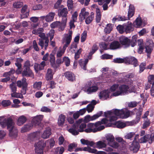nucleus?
I'll return each mask as SVG.
<instances>
[{
    "label": "nucleus",
    "mask_w": 154,
    "mask_h": 154,
    "mask_svg": "<svg viewBox=\"0 0 154 154\" xmlns=\"http://www.w3.org/2000/svg\"><path fill=\"white\" fill-rule=\"evenodd\" d=\"M65 77L69 81L72 82L75 80L74 74L71 72H67L65 73Z\"/></svg>",
    "instance_id": "29"
},
{
    "label": "nucleus",
    "mask_w": 154,
    "mask_h": 154,
    "mask_svg": "<svg viewBox=\"0 0 154 154\" xmlns=\"http://www.w3.org/2000/svg\"><path fill=\"white\" fill-rule=\"evenodd\" d=\"M23 59L21 58H18L16 59L15 65L17 67V69L16 72L17 74H20L21 73L22 64L21 63L23 62Z\"/></svg>",
    "instance_id": "15"
},
{
    "label": "nucleus",
    "mask_w": 154,
    "mask_h": 154,
    "mask_svg": "<svg viewBox=\"0 0 154 154\" xmlns=\"http://www.w3.org/2000/svg\"><path fill=\"white\" fill-rule=\"evenodd\" d=\"M26 118L22 115L19 116L17 121V124L18 126H21L26 121Z\"/></svg>",
    "instance_id": "31"
},
{
    "label": "nucleus",
    "mask_w": 154,
    "mask_h": 154,
    "mask_svg": "<svg viewBox=\"0 0 154 154\" xmlns=\"http://www.w3.org/2000/svg\"><path fill=\"white\" fill-rule=\"evenodd\" d=\"M125 32L126 33H130L134 29V27L132 24L130 22H128L125 25Z\"/></svg>",
    "instance_id": "26"
},
{
    "label": "nucleus",
    "mask_w": 154,
    "mask_h": 154,
    "mask_svg": "<svg viewBox=\"0 0 154 154\" xmlns=\"http://www.w3.org/2000/svg\"><path fill=\"white\" fill-rule=\"evenodd\" d=\"M111 0H94V2H98L99 5H102L104 2L109 4Z\"/></svg>",
    "instance_id": "58"
},
{
    "label": "nucleus",
    "mask_w": 154,
    "mask_h": 154,
    "mask_svg": "<svg viewBox=\"0 0 154 154\" xmlns=\"http://www.w3.org/2000/svg\"><path fill=\"white\" fill-rule=\"evenodd\" d=\"M87 36V32L86 31L83 32L82 34L81 37V41L82 42H84L86 40Z\"/></svg>",
    "instance_id": "57"
},
{
    "label": "nucleus",
    "mask_w": 154,
    "mask_h": 154,
    "mask_svg": "<svg viewBox=\"0 0 154 154\" xmlns=\"http://www.w3.org/2000/svg\"><path fill=\"white\" fill-rule=\"evenodd\" d=\"M66 116L65 115L61 114L59 116L58 121V124L59 126H62L64 123Z\"/></svg>",
    "instance_id": "38"
},
{
    "label": "nucleus",
    "mask_w": 154,
    "mask_h": 154,
    "mask_svg": "<svg viewBox=\"0 0 154 154\" xmlns=\"http://www.w3.org/2000/svg\"><path fill=\"white\" fill-rule=\"evenodd\" d=\"M72 33V31L69 30L68 33L64 35L62 40L63 43L64 44L63 46L64 48H66L71 42Z\"/></svg>",
    "instance_id": "8"
},
{
    "label": "nucleus",
    "mask_w": 154,
    "mask_h": 154,
    "mask_svg": "<svg viewBox=\"0 0 154 154\" xmlns=\"http://www.w3.org/2000/svg\"><path fill=\"white\" fill-rule=\"evenodd\" d=\"M50 62L51 65L53 67L55 66V57L52 54H51L50 55Z\"/></svg>",
    "instance_id": "51"
},
{
    "label": "nucleus",
    "mask_w": 154,
    "mask_h": 154,
    "mask_svg": "<svg viewBox=\"0 0 154 154\" xmlns=\"http://www.w3.org/2000/svg\"><path fill=\"white\" fill-rule=\"evenodd\" d=\"M125 58H116L113 60V62L115 63H125Z\"/></svg>",
    "instance_id": "55"
},
{
    "label": "nucleus",
    "mask_w": 154,
    "mask_h": 154,
    "mask_svg": "<svg viewBox=\"0 0 154 154\" xmlns=\"http://www.w3.org/2000/svg\"><path fill=\"white\" fill-rule=\"evenodd\" d=\"M11 95L12 97L21 99L23 98V96L20 93H17L16 92H14L12 93Z\"/></svg>",
    "instance_id": "48"
},
{
    "label": "nucleus",
    "mask_w": 154,
    "mask_h": 154,
    "mask_svg": "<svg viewBox=\"0 0 154 154\" xmlns=\"http://www.w3.org/2000/svg\"><path fill=\"white\" fill-rule=\"evenodd\" d=\"M20 18L21 19L27 18L29 15V10L27 6L24 5L21 10Z\"/></svg>",
    "instance_id": "14"
},
{
    "label": "nucleus",
    "mask_w": 154,
    "mask_h": 154,
    "mask_svg": "<svg viewBox=\"0 0 154 154\" xmlns=\"http://www.w3.org/2000/svg\"><path fill=\"white\" fill-rule=\"evenodd\" d=\"M89 14V13L86 11V9L85 8H82L81 9V12L79 15L80 19L81 20H84Z\"/></svg>",
    "instance_id": "27"
},
{
    "label": "nucleus",
    "mask_w": 154,
    "mask_h": 154,
    "mask_svg": "<svg viewBox=\"0 0 154 154\" xmlns=\"http://www.w3.org/2000/svg\"><path fill=\"white\" fill-rule=\"evenodd\" d=\"M130 111L126 109H112L104 112L105 116L109 118L111 122L116 121L119 118H127L130 116Z\"/></svg>",
    "instance_id": "3"
},
{
    "label": "nucleus",
    "mask_w": 154,
    "mask_h": 154,
    "mask_svg": "<svg viewBox=\"0 0 154 154\" xmlns=\"http://www.w3.org/2000/svg\"><path fill=\"white\" fill-rule=\"evenodd\" d=\"M43 117L44 116L43 115H37L33 118L32 122H33L35 126L38 125L42 120Z\"/></svg>",
    "instance_id": "19"
},
{
    "label": "nucleus",
    "mask_w": 154,
    "mask_h": 154,
    "mask_svg": "<svg viewBox=\"0 0 154 154\" xmlns=\"http://www.w3.org/2000/svg\"><path fill=\"white\" fill-rule=\"evenodd\" d=\"M104 138L107 142V144L114 148H117L119 146V143L115 140V137L111 133H108L105 135Z\"/></svg>",
    "instance_id": "6"
},
{
    "label": "nucleus",
    "mask_w": 154,
    "mask_h": 154,
    "mask_svg": "<svg viewBox=\"0 0 154 154\" xmlns=\"http://www.w3.org/2000/svg\"><path fill=\"white\" fill-rule=\"evenodd\" d=\"M137 37V35H134L132 37V39L131 40H130V45H131L132 47H134L136 45Z\"/></svg>",
    "instance_id": "40"
},
{
    "label": "nucleus",
    "mask_w": 154,
    "mask_h": 154,
    "mask_svg": "<svg viewBox=\"0 0 154 154\" xmlns=\"http://www.w3.org/2000/svg\"><path fill=\"white\" fill-rule=\"evenodd\" d=\"M54 74V72L50 68L48 69L45 75L46 80L48 81L52 80Z\"/></svg>",
    "instance_id": "25"
},
{
    "label": "nucleus",
    "mask_w": 154,
    "mask_h": 154,
    "mask_svg": "<svg viewBox=\"0 0 154 154\" xmlns=\"http://www.w3.org/2000/svg\"><path fill=\"white\" fill-rule=\"evenodd\" d=\"M60 24V22L59 21L54 22L51 24V26L52 28L58 27L59 25V24Z\"/></svg>",
    "instance_id": "62"
},
{
    "label": "nucleus",
    "mask_w": 154,
    "mask_h": 154,
    "mask_svg": "<svg viewBox=\"0 0 154 154\" xmlns=\"http://www.w3.org/2000/svg\"><path fill=\"white\" fill-rule=\"evenodd\" d=\"M121 75L123 77L124 79H125L127 78H132L135 76V74L133 72L130 73L128 74L124 72L122 73Z\"/></svg>",
    "instance_id": "41"
},
{
    "label": "nucleus",
    "mask_w": 154,
    "mask_h": 154,
    "mask_svg": "<svg viewBox=\"0 0 154 154\" xmlns=\"http://www.w3.org/2000/svg\"><path fill=\"white\" fill-rule=\"evenodd\" d=\"M107 144L104 140H100L95 143V147L99 149L105 148Z\"/></svg>",
    "instance_id": "33"
},
{
    "label": "nucleus",
    "mask_w": 154,
    "mask_h": 154,
    "mask_svg": "<svg viewBox=\"0 0 154 154\" xmlns=\"http://www.w3.org/2000/svg\"><path fill=\"white\" fill-rule=\"evenodd\" d=\"M98 88L97 85L89 86L85 92L88 94H91L97 91Z\"/></svg>",
    "instance_id": "20"
},
{
    "label": "nucleus",
    "mask_w": 154,
    "mask_h": 154,
    "mask_svg": "<svg viewBox=\"0 0 154 154\" xmlns=\"http://www.w3.org/2000/svg\"><path fill=\"white\" fill-rule=\"evenodd\" d=\"M94 17V14L91 12V15L88 16L85 19V23L87 24L90 23L93 20Z\"/></svg>",
    "instance_id": "45"
},
{
    "label": "nucleus",
    "mask_w": 154,
    "mask_h": 154,
    "mask_svg": "<svg viewBox=\"0 0 154 154\" xmlns=\"http://www.w3.org/2000/svg\"><path fill=\"white\" fill-rule=\"evenodd\" d=\"M88 61V60L87 59L85 60L81 59L79 61V63L81 68L84 70H87L86 65Z\"/></svg>",
    "instance_id": "34"
},
{
    "label": "nucleus",
    "mask_w": 154,
    "mask_h": 154,
    "mask_svg": "<svg viewBox=\"0 0 154 154\" xmlns=\"http://www.w3.org/2000/svg\"><path fill=\"white\" fill-rule=\"evenodd\" d=\"M148 82L150 84L154 86V75H150L148 77Z\"/></svg>",
    "instance_id": "53"
},
{
    "label": "nucleus",
    "mask_w": 154,
    "mask_h": 154,
    "mask_svg": "<svg viewBox=\"0 0 154 154\" xmlns=\"http://www.w3.org/2000/svg\"><path fill=\"white\" fill-rule=\"evenodd\" d=\"M51 134V130L50 128H47L44 131L42 135V137L44 139L49 137Z\"/></svg>",
    "instance_id": "28"
},
{
    "label": "nucleus",
    "mask_w": 154,
    "mask_h": 154,
    "mask_svg": "<svg viewBox=\"0 0 154 154\" xmlns=\"http://www.w3.org/2000/svg\"><path fill=\"white\" fill-rule=\"evenodd\" d=\"M44 29L42 28H39L37 29H34L32 32V33L35 35H38L40 33L42 32Z\"/></svg>",
    "instance_id": "54"
},
{
    "label": "nucleus",
    "mask_w": 154,
    "mask_h": 154,
    "mask_svg": "<svg viewBox=\"0 0 154 154\" xmlns=\"http://www.w3.org/2000/svg\"><path fill=\"white\" fill-rule=\"evenodd\" d=\"M63 60L67 66H69L70 64V60L68 57H63Z\"/></svg>",
    "instance_id": "61"
},
{
    "label": "nucleus",
    "mask_w": 154,
    "mask_h": 154,
    "mask_svg": "<svg viewBox=\"0 0 154 154\" xmlns=\"http://www.w3.org/2000/svg\"><path fill=\"white\" fill-rule=\"evenodd\" d=\"M146 46L145 47L146 51L148 54H150L153 48L152 42L150 39H147L146 40Z\"/></svg>",
    "instance_id": "16"
},
{
    "label": "nucleus",
    "mask_w": 154,
    "mask_h": 154,
    "mask_svg": "<svg viewBox=\"0 0 154 154\" xmlns=\"http://www.w3.org/2000/svg\"><path fill=\"white\" fill-rule=\"evenodd\" d=\"M134 26L136 28H140L144 26L146 24L142 21L140 17H137L134 23Z\"/></svg>",
    "instance_id": "17"
},
{
    "label": "nucleus",
    "mask_w": 154,
    "mask_h": 154,
    "mask_svg": "<svg viewBox=\"0 0 154 154\" xmlns=\"http://www.w3.org/2000/svg\"><path fill=\"white\" fill-rule=\"evenodd\" d=\"M55 32V31L54 29H51L50 31L47 34V35L48 37H50V41H51L53 39Z\"/></svg>",
    "instance_id": "52"
},
{
    "label": "nucleus",
    "mask_w": 154,
    "mask_h": 154,
    "mask_svg": "<svg viewBox=\"0 0 154 154\" xmlns=\"http://www.w3.org/2000/svg\"><path fill=\"white\" fill-rule=\"evenodd\" d=\"M45 65V62L42 61L40 64L35 63L34 65V68L35 71L37 72L38 71L43 69Z\"/></svg>",
    "instance_id": "24"
},
{
    "label": "nucleus",
    "mask_w": 154,
    "mask_h": 154,
    "mask_svg": "<svg viewBox=\"0 0 154 154\" xmlns=\"http://www.w3.org/2000/svg\"><path fill=\"white\" fill-rule=\"evenodd\" d=\"M125 63L127 64H132L136 67L138 65V61L135 57L129 56L125 57Z\"/></svg>",
    "instance_id": "10"
},
{
    "label": "nucleus",
    "mask_w": 154,
    "mask_h": 154,
    "mask_svg": "<svg viewBox=\"0 0 154 154\" xmlns=\"http://www.w3.org/2000/svg\"><path fill=\"white\" fill-rule=\"evenodd\" d=\"M23 76H29L32 75V72L29 68H25L22 73Z\"/></svg>",
    "instance_id": "37"
},
{
    "label": "nucleus",
    "mask_w": 154,
    "mask_h": 154,
    "mask_svg": "<svg viewBox=\"0 0 154 154\" xmlns=\"http://www.w3.org/2000/svg\"><path fill=\"white\" fill-rule=\"evenodd\" d=\"M136 91V82L131 79L128 80L126 84L119 86L118 84L113 85L109 90H105L100 92L99 96L100 99L104 100L112 97H117L128 94Z\"/></svg>",
    "instance_id": "1"
},
{
    "label": "nucleus",
    "mask_w": 154,
    "mask_h": 154,
    "mask_svg": "<svg viewBox=\"0 0 154 154\" xmlns=\"http://www.w3.org/2000/svg\"><path fill=\"white\" fill-rule=\"evenodd\" d=\"M67 21L61 20V22H60V24L59 25L58 28L59 31H63L64 29L66 24Z\"/></svg>",
    "instance_id": "42"
},
{
    "label": "nucleus",
    "mask_w": 154,
    "mask_h": 154,
    "mask_svg": "<svg viewBox=\"0 0 154 154\" xmlns=\"http://www.w3.org/2000/svg\"><path fill=\"white\" fill-rule=\"evenodd\" d=\"M86 125L85 123H82L79 126V128L78 129V126L75 125H73L72 127L68 130V131L73 135H76L79 132H85L84 129L86 127Z\"/></svg>",
    "instance_id": "5"
},
{
    "label": "nucleus",
    "mask_w": 154,
    "mask_h": 154,
    "mask_svg": "<svg viewBox=\"0 0 154 154\" xmlns=\"http://www.w3.org/2000/svg\"><path fill=\"white\" fill-rule=\"evenodd\" d=\"M0 125L2 128L7 126L9 132V135L12 138H15L17 137L18 130L14 127V123L11 118L0 117Z\"/></svg>",
    "instance_id": "2"
},
{
    "label": "nucleus",
    "mask_w": 154,
    "mask_h": 154,
    "mask_svg": "<svg viewBox=\"0 0 154 154\" xmlns=\"http://www.w3.org/2000/svg\"><path fill=\"white\" fill-rule=\"evenodd\" d=\"M141 114L140 112L137 113L136 118L135 119L130 122H129L130 126L135 125L138 123L140 121Z\"/></svg>",
    "instance_id": "30"
},
{
    "label": "nucleus",
    "mask_w": 154,
    "mask_h": 154,
    "mask_svg": "<svg viewBox=\"0 0 154 154\" xmlns=\"http://www.w3.org/2000/svg\"><path fill=\"white\" fill-rule=\"evenodd\" d=\"M149 134H146L143 137H141L139 139V142L140 143H145L147 141L149 142Z\"/></svg>",
    "instance_id": "43"
},
{
    "label": "nucleus",
    "mask_w": 154,
    "mask_h": 154,
    "mask_svg": "<svg viewBox=\"0 0 154 154\" xmlns=\"http://www.w3.org/2000/svg\"><path fill=\"white\" fill-rule=\"evenodd\" d=\"M55 14V13L50 12L45 16L40 17V18L41 21L45 20L47 22H51L53 20Z\"/></svg>",
    "instance_id": "11"
},
{
    "label": "nucleus",
    "mask_w": 154,
    "mask_h": 154,
    "mask_svg": "<svg viewBox=\"0 0 154 154\" xmlns=\"http://www.w3.org/2000/svg\"><path fill=\"white\" fill-rule=\"evenodd\" d=\"M119 41L121 44L125 45L126 47L130 46V39L127 37L122 36L120 37Z\"/></svg>",
    "instance_id": "21"
},
{
    "label": "nucleus",
    "mask_w": 154,
    "mask_h": 154,
    "mask_svg": "<svg viewBox=\"0 0 154 154\" xmlns=\"http://www.w3.org/2000/svg\"><path fill=\"white\" fill-rule=\"evenodd\" d=\"M46 144L43 141L38 142L35 144V152L37 154H43V149Z\"/></svg>",
    "instance_id": "9"
},
{
    "label": "nucleus",
    "mask_w": 154,
    "mask_h": 154,
    "mask_svg": "<svg viewBox=\"0 0 154 154\" xmlns=\"http://www.w3.org/2000/svg\"><path fill=\"white\" fill-rule=\"evenodd\" d=\"M66 49L63 46L62 48L60 47L57 53V57H60L64 53Z\"/></svg>",
    "instance_id": "39"
},
{
    "label": "nucleus",
    "mask_w": 154,
    "mask_h": 154,
    "mask_svg": "<svg viewBox=\"0 0 154 154\" xmlns=\"http://www.w3.org/2000/svg\"><path fill=\"white\" fill-rule=\"evenodd\" d=\"M96 21L97 23H99L101 20V18L100 11L99 8H96Z\"/></svg>",
    "instance_id": "44"
},
{
    "label": "nucleus",
    "mask_w": 154,
    "mask_h": 154,
    "mask_svg": "<svg viewBox=\"0 0 154 154\" xmlns=\"http://www.w3.org/2000/svg\"><path fill=\"white\" fill-rule=\"evenodd\" d=\"M139 137V135H136L134 140H133L132 144L131 147L134 152L137 151L140 147L139 143L138 142L135 140L136 139H137Z\"/></svg>",
    "instance_id": "23"
},
{
    "label": "nucleus",
    "mask_w": 154,
    "mask_h": 154,
    "mask_svg": "<svg viewBox=\"0 0 154 154\" xmlns=\"http://www.w3.org/2000/svg\"><path fill=\"white\" fill-rule=\"evenodd\" d=\"M77 144L75 143H73L70 144L68 146V150L70 152L73 151V149L77 146Z\"/></svg>",
    "instance_id": "59"
},
{
    "label": "nucleus",
    "mask_w": 154,
    "mask_h": 154,
    "mask_svg": "<svg viewBox=\"0 0 154 154\" xmlns=\"http://www.w3.org/2000/svg\"><path fill=\"white\" fill-rule=\"evenodd\" d=\"M23 5V3L22 2H15L13 4V6L14 8H21Z\"/></svg>",
    "instance_id": "50"
},
{
    "label": "nucleus",
    "mask_w": 154,
    "mask_h": 154,
    "mask_svg": "<svg viewBox=\"0 0 154 154\" xmlns=\"http://www.w3.org/2000/svg\"><path fill=\"white\" fill-rule=\"evenodd\" d=\"M129 123V122H124L119 121L116 122L114 124V125L118 128H122L130 126Z\"/></svg>",
    "instance_id": "18"
},
{
    "label": "nucleus",
    "mask_w": 154,
    "mask_h": 154,
    "mask_svg": "<svg viewBox=\"0 0 154 154\" xmlns=\"http://www.w3.org/2000/svg\"><path fill=\"white\" fill-rule=\"evenodd\" d=\"M150 123L151 122L149 119H144L142 127V128L143 129L146 128L149 126Z\"/></svg>",
    "instance_id": "47"
},
{
    "label": "nucleus",
    "mask_w": 154,
    "mask_h": 154,
    "mask_svg": "<svg viewBox=\"0 0 154 154\" xmlns=\"http://www.w3.org/2000/svg\"><path fill=\"white\" fill-rule=\"evenodd\" d=\"M40 136L39 132L31 133L27 135V140L30 142H34L38 139Z\"/></svg>",
    "instance_id": "13"
},
{
    "label": "nucleus",
    "mask_w": 154,
    "mask_h": 154,
    "mask_svg": "<svg viewBox=\"0 0 154 154\" xmlns=\"http://www.w3.org/2000/svg\"><path fill=\"white\" fill-rule=\"evenodd\" d=\"M38 35L39 37L42 38V39L39 38L38 39V45L41 47L42 49L43 48L44 45L45 49L46 50L47 49L48 45L49 40L48 38H46L45 39V42H44L43 39L45 38V33H42V32Z\"/></svg>",
    "instance_id": "7"
},
{
    "label": "nucleus",
    "mask_w": 154,
    "mask_h": 154,
    "mask_svg": "<svg viewBox=\"0 0 154 154\" xmlns=\"http://www.w3.org/2000/svg\"><path fill=\"white\" fill-rule=\"evenodd\" d=\"M112 25L111 24L109 23L107 24L105 28L104 31L106 33H109L112 31Z\"/></svg>",
    "instance_id": "49"
},
{
    "label": "nucleus",
    "mask_w": 154,
    "mask_h": 154,
    "mask_svg": "<svg viewBox=\"0 0 154 154\" xmlns=\"http://www.w3.org/2000/svg\"><path fill=\"white\" fill-rule=\"evenodd\" d=\"M135 134L134 132H131L127 133L125 136V137L126 139H130L132 138Z\"/></svg>",
    "instance_id": "63"
},
{
    "label": "nucleus",
    "mask_w": 154,
    "mask_h": 154,
    "mask_svg": "<svg viewBox=\"0 0 154 154\" xmlns=\"http://www.w3.org/2000/svg\"><path fill=\"white\" fill-rule=\"evenodd\" d=\"M42 83L41 82H35L33 85V88L34 89L39 90L41 89Z\"/></svg>",
    "instance_id": "46"
},
{
    "label": "nucleus",
    "mask_w": 154,
    "mask_h": 154,
    "mask_svg": "<svg viewBox=\"0 0 154 154\" xmlns=\"http://www.w3.org/2000/svg\"><path fill=\"white\" fill-rule=\"evenodd\" d=\"M11 104V102L9 100H3L2 101V104L4 107L7 106Z\"/></svg>",
    "instance_id": "64"
},
{
    "label": "nucleus",
    "mask_w": 154,
    "mask_h": 154,
    "mask_svg": "<svg viewBox=\"0 0 154 154\" xmlns=\"http://www.w3.org/2000/svg\"><path fill=\"white\" fill-rule=\"evenodd\" d=\"M34 126L35 125L33 124V122H32L25 124L21 128V131L22 133L26 132L31 129L32 127Z\"/></svg>",
    "instance_id": "22"
},
{
    "label": "nucleus",
    "mask_w": 154,
    "mask_h": 154,
    "mask_svg": "<svg viewBox=\"0 0 154 154\" xmlns=\"http://www.w3.org/2000/svg\"><path fill=\"white\" fill-rule=\"evenodd\" d=\"M117 29L120 33H122L125 32V25L123 26L119 25L117 27Z\"/></svg>",
    "instance_id": "56"
},
{
    "label": "nucleus",
    "mask_w": 154,
    "mask_h": 154,
    "mask_svg": "<svg viewBox=\"0 0 154 154\" xmlns=\"http://www.w3.org/2000/svg\"><path fill=\"white\" fill-rule=\"evenodd\" d=\"M121 44L117 41H114L111 43L109 46V49L115 50L121 47Z\"/></svg>",
    "instance_id": "32"
},
{
    "label": "nucleus",
    "mask_w": 154,
    "mask_h": 154,
    "mask_svg": "<svg viewBox=\"0 0 154 154\" xmlns=\"http://www.w3.org/2000/svg\"><path fill=\"white\" fill-rule=\"evenodd\" d=\"M108 120L106 119H102L100 121L97 122L95 123H90L88 124L87 128L85 130V132L87 133H95L103 129L105 127L102 125V124H106Z\"/></svg>",
    "instance_id": "4"
},
{
    "label": "nucleus",
    "mask_w": 154,
    "mask_h": 154,
    "mask_svg": "<svg viewBox=\"0 0 154 154\" xmlns=\"http://www.w3.org/2000/svg\"><path fill=\"white\" fill-rule=\"evenodd\" d=\"M134 8L132 5H130L129 7V10L128 12V18L129 19L130 18L132 17L134 13Z\"/></svg>",
    "instance_id": "35"
},
{
    "label": "nucleus",
    "mask_w": 154,
    "mask_h": 154,
    "mask_svg": "<svg viewBox=\"0 0 154 154\" xmlns=\"http://www.w3.org/2000/svg\"><path fill=\"white\" fill-rule=\"evenodd\" d=\"M68 11L66 8H64L62 9H60L58 11V15L61 17L63 20H67Z\"/></svg>",
    "instance_id": "12"
},
{
    "label": "nucleus",
    "mask_w": 154,
    "mask_h": 154,
    "mask_svg": "<svg viewBox=\"0 0 154 154\" xmlns=\"http://www.w3.org/2000/svg\"><path fill=\"white\" fill-rule=\"evenodd\" d=\"M102 114V112L98 113L97 114L94 115L92 116H91V121H93L94 120L97 119Z\"/></svg>",
    "instance_id": "60"
},
{
    "label": "nucleus",
    "mask_w": 154,
    "mask_h": 154,
    "mask_svg": "<svg viewBox=\"0 0 154 154\" xmlns=\"http://www.w3.org/2000/svg\"><path fill=\"white\" fill-rule=\"evenodd\" d=\"M17 84L18 87L21 88L27 85L26 82V79L25 78H23L21 80H19L17 82Z\"/></svg>",
    "instance_id": "36"
}]
</instances>
